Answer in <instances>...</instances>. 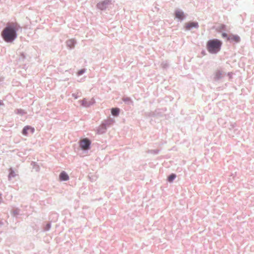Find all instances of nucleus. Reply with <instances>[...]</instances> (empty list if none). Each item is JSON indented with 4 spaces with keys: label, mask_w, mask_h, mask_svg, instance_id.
Returning <instances> with one entry per match:
<instances>
[{
    "label": "nucleus",
    "mask_w": 254,
    "mask_h": 254,
    "mask_svg": "<svg viewBox=\"0 0 254 254\" xmlns=\"http://www.w3.org/2000/svg\"><path fill=\"white\" fill-rule=\"evenodd\" d=\"M15 113L17 114L20 115L21 116L25 115L26 112L23 109H16L15 111Z\"/></svg>",
    "instance_id": "19"
},
{
    "label": "nucleus",
    "mask_w": 254,
    "mask_h": 254,
    "mask_svg": "<svg viewBox=\"0 0 254 254\" xmlns=\"http://www.w3.org/2000/svg\"><path fill=\"white\" fill-rule=\"evenodd\" d=\"M106 130L107 127H106V125L102 123L101 125L98 127L97 129V132L99 134H103L106 131Z\"/></svg>",
    "instance_id": "11"
},
{
    "label": "nucleus",
    "mask_w": 254,
    "mask_h": 254,
    "mask_svg": "<svg viewBox=\"0 0 254 254\" xmlns=\"http://www.w3.org/2000/svg\"><path fill=\"white\" fill-rule=\"evenodd\" d=\"M175 17L180 21L183 20L186 18L184 12L181 10H176L175 12Z\"/></svg>",
    "instance_id": "8"
},
{
    "label": "nucleus",
    "mask_w": 254,
    "mask_h": 254,
    "mask_svg": "<svg viewBox=\"0 0 254 254\" xmlns=\"http://www.w3.org/2000/svg\"><path fill=\"white\" fill-rule=\"evenodd\" d=\"M122 100L127 105H132L133 104V102L129 97H123Z\"/></svg>",
    "instance_id": "14"
},
{
    "label": "nucleus",
    "mask_w": 254,
    "mask_h": 254,
    "mask_svg": "<svg viewBox=\"0 0 254 254\" xmlns=\"http://www.w3.org/2000/svg\"><path fill=\"white\" fill-rule=\"evenodd\" d=\"M79 102L81 103L82 106L85 108L90 107L95 103V100L93 98L88 101L87 98H84L82 100H79Z\"/></svg>",
    "instance_id": "5"
},
{
    "label": "nucleus",
    "mask_w": 254,
    "mask_h": 254,
    "mask_svg": "<svg viewBox=\"0 0 254 254\" xmlns=\"http://www.w3.org/2000/svg\"><path fill=\"white\" fill-rule=\"evenodd\" d=\"M204 53H205V52H204V51H202V54H204Z\"/></svg>",
    "instance_id": "36"
},
{
    "label": "nucleus",
    "mask_w": 254,
    "mask_h": 254,
    "mask_svg": "<svg viewBox=\"0 0 254 254\" xmlns=\"http://www.w3.org/2000/svg\"><path fill=\"white\" fill-rule=\"evenodd\" d=\"M224 76L223 71L221 70H217L214 74L213 79L215 81H218Z\"/></svg>",
    "instance_id": "9"
},
{
    "label": "nucleus",
    "mask_w": 254,
    "mask_h": 254,
    "mask_svg": "<svg viewBox=\"0 0 254 254\" xmlns=\"http://www.w3.org/2000/svg\"><path fill=\"white\" fill-rule=\"evenodd\" d=\"M9 174L8 176V180H11V178L15 177L16 176V174L12 168H10L9 169Z\"/></svg>",
    "instance_id": "16"
},
{
    "label": "nucleus",
    "mask_w": 254,
    "mask_h": 254,
    "mask_svg": "<svg viewBox=\"0 0 254 254\" xmlns=\"http://www.w3.org/2000/svg\"><path fill=\"white\" fill-rule=\"evenodd\" d=\"M222 36L223 38H227V39H228V37H229V36H228V35L226 33H222Z\"/></svg>",
    "instance_id": "29"
},
{
    "label": "nucleus",
    "mask_w": 254,
    "mask_h": 254,
    "mask_svg": "<svg viewBox=\"0 0 254 254\" xmlns=\"http://www.w3.org/2000/svg\"><path fill=\"white\" fill-rule=\"evenodd\" d=\"M111 4V0H104L98 2L96 4V7L101 10H105L107 9L108 5Z\"/></svg>",
    "instance_id": "4"
},
{
    "label": "nucleus",
    "mask_w": 254,
    "mask_h": 254,
    "mask_svg": "<svg viewBox=\"0 0 254 254\" xmlns=\"http://www.w3.org/2000/svg\"><path fill=\"white\" fill-rule=\"evenodd\" d=\"M162 65L163 68H166L168 66V64L166 63H165V64L163 63L162 64Z\"/></svg>",
    "instance_id": "31"
},
{
    "label": "nucleus",
    "mask_w": 254,
    "mask_h": 254,
    "mask_svg": "<svg viewBox=\"0 0 254 254\" xmlns=\"http://www.w3.org/2000/svg\"><path fill=\"white\" fill-rule=\"evenodd\" d=\"M29 126H25L22 130V133L25 135L27 136L28 134Z\"/></svg>",
    "instance_id": "18"
},
{
    "label": "nucleus",
    "mask_w": 254,
    "mask_h": 254,
    "mask_svg": "<svg viewBox=\"0 0 254 254\" xmlns=\"http://www.w3.org/2000/svg\"><path fill=\"white\" fill-rule=\"evenodd\" d=\"M71 95L75 99H76L80 97V95H79V92L73 93Z\"/></svg>",
    "instance_id": "25"
},
{
    "label": "nucleus",
    "mask_w": 254,
    "mask_h": 254,
    "mask_svg": "<svg viewBox=\"0 0 254 254\" xmlns=\"http://www.w3.org/2000/svg\"><path fill=\"white\" fill-rule=\"evenodd\" d=\"M145 116L147 117H155L153 111H150L145 113Z\"/></svg>",
    "instance_id": "21"
},
{
    "label": "nucleus",
    "mask_w": 254,
    "mask_h": 254,
    "mask_svg": "<svg viewBox=\"0 0 254 254\" xmlns=\"http://www.w3.org/2000/svg\"><path fill=\"white\" fill-rule=\"evenodd\" d=\"M19 210L18 209H14L13 211V216H16V215L19 214Z\"/></svg>",
    "instance_id": "26"
},
{
    "label": "nucleus",
    "mask_w": 254,
    "mask_h": 254,
    "mask_svg": "<svg viewBox=\"0 0 254 254\" xmlns=\"http://www.w3.org/2000/svg\"><path fill=\"white\" fill-rule=\"evenodd\" d=\"M75 44V41L73 39L68 40L66 41L67 46L70 49L73 48Z\"/></svg>",
    "instance_id": "13"
},
{
    "label": "nucleus",
    "mask_w": 254,
    "mask_h": 254,
    "mask_svg": "<svg viewBox=\"0 0 254 254\" xmlns=\"http://www.w3.org/2000/svg\"><path fill=\"white\" fill-rule=\"evenodd\" d=\"M176 174L174 173H172L168 177L167 181L170 183H172L176 178Z\"/></svg>",
    "instance_id": "15"
},
{
    "label": "nucleus",
    "mask_w": 254,
    "mask_h": 254,
    "mask_svg": "<svg viewBox=\"0 0 254 254\" xmlns=\"http://www.w3.org/2000/svg\"><path fill=\"white\" fill-rule=\"evenodd\" d=\"M91 142L87 138H83L79 141V146L83 150H88L91 148Z\"/></svg>",
    "instance_id": "3"
},
{
    "label": "nucleus",
    "mask_w": 254,
    "mask_h": 254,
    "mask_svg": "<svg viewBox=\"0 0 254 254\" xmlns=\"http://www.w3.org/2000/svg\"><path fill=\"white\" fill-rule=\"evenodd\" d=\"M59 178L61 181H66L69 180V176L65 171H62L60 175Z\"/></svg>",
    "instance_id": "10"
},
{
    "label": "nucleus",
    "mask_w": 254,
    "mask_h": 254,
    "mask_svg": "<svg viewBox=\"0 0 254 254\" xmlns=\"http://www.w3.org/2000/svg\"><path fill=\"white\" fill-rule=\"evenodd\" d=\"M228 76L230 78H231L232 77V72H228Z\"/></svg>",
    "instance_id": "32"
},
{
    "label": "nucleus",
    "mask_w": 254,
    "mask_h": 254,
    "mask_svg": "<svg viewBox=\"0 0 254 254\" xmlns=\"http://www.w3.org/2000/svg\"><path fill=\"white\" fill-rule=\"evenodd\" d=\"M220 30H226V25L224 24H221L220 26L218 27Z\"/></svg>",
    "instance_id": "27"
},
{
    "label": "nucleus",
    "mask_w": 254,
    "mask_h": 254,
    "mask_svg": "<svg viewBox=\"0 0 254 254\" xmlns=\"http://www.w3.org/2000/svg\"><path fill=\"white\" fill-rule=\"evenodd\" d=\"M3 225V222L1 221V220H0V228Z\"/></svg>",
    "instance_id": "33"
},
{
    "label": "nucleus",
    "mask_w": 254,
    "mask_h": 254,
    "mask_svg": "<svg viewBox=\"0 0 254 254\" xmlns=\"http://www.w3.org/2000/svg\"><path fill=\"white\" fill-rule=\"evenodd\" d=\"M199 25L198 23L196 21L190 22L186 24L185 28L187 30H190L192 28H198Z\"/></svg>",
    "instance_id": "6"
},
{
    "label": "nucleus",
    "mask_w": 254,
    "mask_h": 254,
    "mask_svg": "<svg viewBox=\"0 0 254 254\" xmlns=\"http://www.w3.org/2000/svg\"><path fill=\"white\" fill-rule=\"evenodd\" d=\"M228 40L230 41V42H234L235 43H239L241 41V38L238 35L231 34L228 37Z\"/></svg>",
    "instance_id": "7"
},
{
    "label": "nucleus",
    "mask_w": 254,
    "mask_h": 254,
    "mask_svg": "<svg viewBox=\"0 0 254 254\" xmlns=\"http://www.w3.org/2000/svg\"><path fill=\"white\" fill-rule=\"evenodd\" d=\"M120 112V109L118 108H114L111 109V114L113 116H118Z\"/></svg>",
    "instance_id": "12"
},
{
    "label": "nucleus",
    "mask_w": 254,
    "mask_h": 254,
    "mask_svg": "<svg viewBox=\"0 0 254 254\" xmlns=\"http://www.w3.org/2000/svg\"><path fill=\"white\" fill-rule=\"evenodd\" d=\"M17 22H8L1 32L2 39L7 43H12L17 37V32L21 29Z\"/></svg>",
    "instance_id": "1"
},
{
    "label": "nucleus",
    "mask_w": 254,
    "mask_h": 254,
    "mask_svg": "<svg viewBox=\"0 0 254 254\" xmlns=\"http://www.w3.org/2000/svg\"><path fill=\"white\" fill-rule=\"evenodd\" d=\"M29 131L33 134L35 132V128L33 127L29 126Z\"/></svg>",
    "instance_id": "28"
},
{
    "label": "nucleus",
    "mask_w": 254,
    "mask_h": 254,
    "mask_svg": "<svg viewBox=\"0 0 254 254\" xmlns=\"http://www.w3.org/2000/svg\"><path fill=\"white\" fill-rule=\"evenodd\" d=\"M2 104H3V103H2V101L0 100V106L2 105Z\"/></svg>",
    "instance_id": "35"
},
{
    "label": "nucleus",
    "mask_w": 254,
    "mask_h": 254,
    "mask_svg": "<svg viewBox=\"0 0 254 254\" xmlns=\"http://www.w3.org/2000/svg\"><path fill=\"white\" fill-rule=\"evenodd\" d=\"M31 165L34 167L35 166H37V169H39V166L37 165L36 163L35 162H32Z\"/></svg>",
    "instance_id": "30"
},
{
    "label": "nucleus",
    "mask_w": 254,
    "mask_h": 254,
    "mask_svg": "<svg viewBox=\"0 0 254 254\" xmlns=\"http://www.w3.org/2000/svg\"><path fill=\"white\" fill-rule=\"evenodd\" d=\"M113 123L114 120L113 119H108L103 122V123L106 125L107 127H110L111 125L113 124Z\"/></svg>",
    "instance_id": "17"
},
{
    "label": "nucleus",
    "mask_w": 254,
    "mask_h": 254,
    "mask_svg": "<svg viewBox=\"0 0 254 254\" xmlns=\"http://www.w3.org/2000/svg\"><path fill=\"white\" fill-rule=\"evenodd\" d=\"M159 149H152L149 150L148 152L153 154H158L160 152Z\"/></svg>",
    "instance_id": "23"
},
{
    "label": "nucleus",
    "mask_w": 254,
    "mask_h": 254,
    "mask_svg": "<svg viewBox=\"0 0 254 254\" xmlns=\"http://www.w3.org/2000/svg\"><path fill=\"white\" fill-rule=\"evenodd\" d=\"M222 42L219 39H213L209 40L206 43V48L209 53L216 54L220 50Z\"/></svg>",
    "instance_id": "2"
},
{
    "label": "nucleus",
    "mask_w": 254,
    "mask_h": 254,
    "mask_svg": "<svg viewBox=\"0 0 254 254\" xmlns=\"http://www.w3.org/2000/svg\"><path fill=\"white\" fill-rule=\"evenodd\" d=\"M21 56L23 58V59H25V56H24L23 53H22L21 54Z\"/></svg>",
    "instance_id": "34"
},
{
    "label": "nucleus",
    "mask_w": 254,
    "mask_h": 254,
    "mask_svg": "<svg viewBox=\"0 0 254 254\" xmlns=\"http://www.w3.org/2000/svg\"><path fill=\"white\" fill-rule=\"evenodd\" d=\"M51 228V222H48L46 226L44 228V231H48Z\"/></svg>",
    "instance_id": "22"
},
{
    "label": "nucleus",
    "mask_w": 254,
    "mask_h": 254,
    "mask_svg": "<svg viewBox=\"0 0 254 254\" xmlns=\"http://www.w3.org/2000/svg\"><path fill=\"white\" fill-rule=\"evenodd\" d=\"M86 69L85 68H82V69L79 70L77 73V76H80V75H82L86 72Z\"/></svg>",
    "instance_id": "24"
},
{
    "label": "nucleus",
    "mask_w": 254,
    "mask_h": 254,
    "mask_svg": "<svg viewBox=\"0 0 254 254\" xmlns=\"http://www.w3.org/2000/svg\"><path fill=\"white\" fill-rule=\"evenodd\" d=\"M161 109H157L155 110L154 112V117H161L162 116V112L160 111Z\"/></svg>",
    "instance_id": "20"
}]
</instances>
